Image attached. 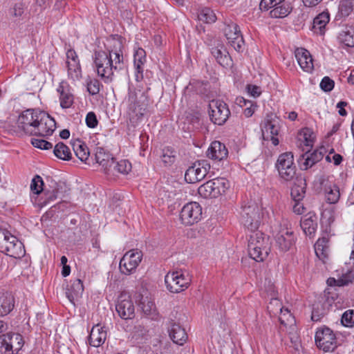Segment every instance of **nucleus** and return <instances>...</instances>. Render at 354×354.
Returning <instances> with one entry per match:
<instances>
[{
    "label": "nucleus",
    "mask_w": 354,
    "mask_h": 354,
    "mask_svg": "<svg viewBox=\"0 0 354 354\" xmlns=\"http://www.w3.org/2000/svg\"><path fill=\"white\" fill-rule=\"evenodd\" d=\"M106 50H95L93 59L97 75L106 84L112 82L115 73L124 67L123 56V39L111 36L107 39Z\"/></svg>",
    "instance_id": "1"
},
{
    "label": "nucleus",
    "mask_w": 354,
    "mask_h": 354,
    "mask_svg": "<svg viewBox=\"0 0 354 354\" xmlns=\"http://www.w3.org/2000/svg\"><path fill=\"white\" fill-rule=\"evenodd\" d=\"M148 88L140 85L129 88L128 97L127 117L130 122L135 125L142 119L149 104Z\"/></svg>",
    "instance_id": "2"
},
{
    "label": "nucleus",
    "mask_w": 354,
    "mask_h": 354,
    "mask_svg": "<svg viewBox=\"0 0 354 354\" xmlns=\"http://www.w3.org/2000/svg\"><path fill=\"white\" fill-rule=\"evenodd\" d=\"M270 251L269 237L261 232H253L248 241V252L257 262L263 261Z\"/></svg>",
    "instance_id": "3"
},
{
    "label": "nucleus",
    "mask_w": 354,
    "mask_h": 354,
    "mask_svg": "<svg viewBox=\"0 0 354 354\" xmlns=\"http://www.w3.org/2000/svg\"><path fill=\"white\" fill-rule=\"evenodd\" d=\"M0 252L15 259L25 254L23 243L6 230L0 234Z\"/></svg>",
    "instance_id": "4"
},
{
    "label": "nucleus",
    "mask_w": 354,
    "mask_h": 354,
    "mask_svg": "<svg viewBox=\"0 0 354 354\" xmlns=\"http://www.w3.org/2000/svg\"><path fill=\"white\" fill-rule=\"evenodd\" d=\"M229 181L224 178H216L208 180L198 189V194L204 198H217L229 188Z\"/></svg>",
    "instance_id": "5"
},
{
    "label": "nucleus",
    "mask_w": 354,
    "mask_h": 354,
    "mask_svg": "<svg viewBox=\"0 0 354 354\" xmlns=\"http://www.w3.org/2000/svg\"><path fill=\"white\" fill-rule=\"evenodd\" d=\"M315 339L317 346L324 352L333 351L337 346V339L335 333L325 326L317 328Z\"/></svg>",
    "instance_id": "6"
},
{
    "label": "nucleus",
    "mask_w": 354,
    "mask_h": 354,
    "mask_svg": "<svg viewBox=\"0 0 354 354\" xmlns=\"http://www.w3.org/2000/svg\"><path fill=\"white\" fill-rule=\"evenodd\" d=\"M165 282L169 291L178 293L189 286L191 279L187 274H185L182 271H174L166 274Z\"/></svg>",
    "instance_id": "7"
},
{
    "label": "nucleus",
    "mask_w": 354,
    "mask_h": 354,
    "mask_svg": "<svg viewBox=\"0 0 354 354\" xmlns=\"http://www.w3.org/2000/svg\"><path fill=\"white\" fill-rule=\"evenodd\" d=\"M276 168L281 178L286 181L292 180L296 175V166L291 152L283 153L278 157Z\"/></svg>",
    "instance_id": "8"
},
{
    "label": "nucleus",
    "mask_w": 354,
    "mask_h": 354,
    "mask_svg": "<svg viewBox=\"0 0 354 354\" xmlns=\"http://www.w3.org/2000/svg\"><path fill=\"white\" fill-rule=\"evenodd\" d=\"M289 225V223L284 221L274 236L276 246L281 252L289 250L295 243L296 239L293 230Z\"/></svg>",
    "instance_id": "9"
},
{
    "label": "nucleus",
    "mask_w": 354,
    "mask_h": 354,
    "mask_svg": "<svg viewBox=\"0 0 354 354\" xmlns=\"http://www.w3.org/2000/svg\"><path fill=\"white\" fill-rule=\"evenodd\" d=\"M41 111L35 109H27L23 111L18 118L17 125L19 131L29 136H32L35 127L38 123Z\"/></svg>",
    "instance_id": "10"
},
{
    "label": "nucleus",
    "mask_w": 354,
    "mask_h": 354,
    "mask_svg": "<svg viewBox=\"0 0 354 354\" xmlns=\"http://www.w3.org/2000/svg\"><path fill=\"white\" fill-rule=\"evenodd\" d=\"M23 346V337L19 333H8L0 335V352L4 354H17Z\"/></svg>",
    "instance_id": "11"
},
{
    "label": "nucleus",
    "mask_w": 354,
    "mask_h": 354,
    "mask_svg": "<svg viewBox=\"0 0 354 354\" xmlns=\"http://www.w3.org/2000/svg\"><path fill=\"white\" fill-rule=\"evenodd\" d=\"M241 221L250 231L256 230L260 224L259 207L254 203L243 206L241 212Z\"/></svg>",
    "instance_id": "12"
},
{
    "label": "nucleus",
    "mask_w": 354,
    "mask_h": 354,
    "mask_svg": "<svg viewBox=\"0 0 354 354\" xmlns=\"http://www.w3.org/2000/svg\"><path fill=\"white\" fill-rule=\"evenodd\" d=\"M142 259V252L138 249L127 252L120 261V272L126 275L131 274L139 266Z\"/></svg>",
    "instance_id": "13"
},
{
    "label": "nucleus",
    "mask_w": 354,
    "mask_h": 354,
    "mask_svg": "<svg viewBox=\"0 0 354 354\" xmlns=\"http://www.w3.org/2000/svg\"><path fill=\"white\" fill-rule=\"evenodd\" d=\"M210 120L215 124H223L229 118L230 111L227 105L219 100H213L209 104Z\"/></svg>",
    "instance_id": "14"
},
{
    "label": "nucleus",
    "mask_w": 354,
    "mask_h": 354,
    "mask_svg": "<svg viewBox=\"0 0 354 354\" xmlns=\"http://www.w3.org/2000/svg\"><path fill=\"white\" fill-rule=\"evenodd\" d=\"M210 169V165L205 160L194 162L186 170L185 180L188 183H195L203 180Z\"/></svg>",
    "instance_id": "15"
},
{
    "label": "nucleus",
    "mask_w": 354,
    "mask_h": 354,
    "mask_svg": "<svg viewBox=\"0 0 354 354\" xmlns=\"http://www.w3.org/2000/svg\"><path fill=\"white\" fill-rule=\"evenodd\" d=\"M56 129L55 120L48 113L41 111L32 136L45 137L53 134Z\"/></svg>",
    "instance_id": "16"
},
{
    "label": "nucleus",
    "mask_w": 354,
    "mask_h": 354,
    "mask_svg": "<svg viewBox=\"0 0 354 354\" xmlns=\"http://www.w3.org/2000/svg\"><path fill=\"white\" fill-rule=\"evenodd\" d=\"M202 208L199 203L191 202L183 207L180 212V219L185 225H191L197 223L201 217Z\"/></svg>",
    "instance_id": "17"
},
{
    "label": "nucleus",
    "mask_w": 354,
    "mask_h": 354,
    "mask_svg": "<svg viewBox=\"0 0 354 354\" xmlns=\"http://www.w3.org/2000/svg\"><path fill=\"white\" fill-rule=\"evenodd\" d=\"M225 36L226 37L230 45L237 51H241L244 44L241 31L236 24L230 22L227 24L223 29Z\"/></svg>",
    "instance_id": "18"
},
{
    "label": "nucleus",
    "mask_w": 354,
    "mask_h": 354,
    "mask_svg": "<svg viewBox=\"0 0 354 354\" xmlns=\"http://www.w3.org/2000/svg\"><path fill=\"white\" fill-rule=\"evenodd\" d=\"M279 130L278 119L272 115H268L264 120L262 127L264 139H270L272 144L277 146L279 144V140L276 136L279 133Z\"/></svg>",
    "instance_id": "19"
},
{
    "label": "nucleus",
    "mask_w": 354,
    "mask_h": 354,
    "mask_svg": "<svg viewBox=\"0 0 354 354\" xmlns=\"http://www.w3.org/2000/svg\"><path fill=\"white\" fill-rule=\"evenodd\" d=\"M115 308L122 319H129L134 317V306L127 295H121L119 297Z\"/></svg>",
    "instance_id": "20"
},
{
    "label": "nucleus",
    "mask_w": 354,
    "mask_h": 354,
    "mask_svg": "<svg viewBox=\"0 0 354 354\" xmlns=\"http://www.w3.org/2000/svg\"><path fill=\"white\" fill-rule=\"evenodd\" d=\"M268 309L270 313H272L273 314H276L279 311L280 312L279 320L281 324L284 326L292 325L295 322L294 317L292 316L288 309H284L281 306V304L280 303L279 300L277 299H273L271 300L268 306Z\"/></svg>",
    "instance_id": "21"
},
{
    "label": "nucleus",
    "mask_w": 354,
    "mask_h": 354,
    "mask_svg": "<svg viewBox=\"0 0 354 354\" xmlns=\"http://www.w3.org/2000/svg\"><path fill=\"white\" fill-rule=\"evenodd\" d=\"M95 159L97 164L102 166L104 172L107 175L113 164L114 158L112 154L102 147H97L95 153Z\"/></svg>",
    "instance_id": "22"
},
{
    "label": "nucleus",
    "mask_w": 354,
    "mask_h": 354,
    "mask_svg": "<svg viewBox=\"0 0 354 354\" xmlns=\"http://www.w3.org/2000/svg\"><path fill=\"white\" fill-rule=\"evenodd\" d=\"M107 337V331L100 324L94 326L88 337L89 344L93 347H99L102 345Z\"/></svg>",
    "instance_id": "23"
},
{
    "label": "nucleus",
    "mask_w": 354,
    "mask_h": 354,
    "mask_svg": "<svg viewBox=\"0 0 354 354\" xmlns=\"http://www.w3.org/2000/svg\"><path fill=\"white\" fill-rule=\"evenodd\" d=\"M295 57L302 70L308 73L313 70V58L307 50L302 48H297L295 50Z\"/></svg>",
    "instance_id": "24"
},
{
    "label": "nucleus",
    "mask_w": 354,
    "mask_h": 354,
    "mask_svg": "<svg viewBox=\"0 0 354 354\" xmlns=\"http://www.w3.org/2000/svg\"><path fill=\"white\" fill-rule=\"evenodd\" d=\"M225 145L219 141H214L207 151V156L211 159L221 160L227 156Z\"/></svg>",
    "instance_id": "25"
},
{
    "label": "nucleus",
    "mask_w": 354,
    "mask_h": 354,
    "mask_svg": "<svg viewBox=\"0 0 354 354\" xmlns=\"http://www.w3.org/2000/svg\"><path fill=\"white\" fill-rule=\"evenodd\" d=\"M211 53L221 66L230 67L232 65V58L226 48L222 44L212 48Z\"/></svg>",
    "instance_id": "26"
},
{
    "label": "nucleus",
    "mask_w": 354,
    "mask_h": 354,
    "mask_svg": "<svg viewBox=\"0 0 354 354\" xmlns=\"http://www.w3.org/2000/svg\"><path fill=\"white\" fill-rule=\"evenodd\" d=\"M57 91L59 93L60 106L62 109L70 108L74 101V96L70 91V88L66 83L62 82L57 88Z\"/></svg>",
    "instance_id": "27"
},
{
    "label": "nucleus",
    "mask_w": 354,
    "mask_h": 354,
    "mask_svg": "<svg viewBox=\"0 0 354 354\" xmlns=\"http://www.w3.org/2000/svg\"><path fill=\"white\" fill-rule=\"evenodd\" d=\"M169 333L175 344L183 345L187 339L185 330L178 324L174 323L169 330Z\"/></svg>",
    "instance_id": "28"
},
{
    "label": "nucleus",
    "mask_w": 354,
    "mask_h": 354,
    "mask_svg": "<svg viewBox=\"0 0 354 354\" xmlns=\"http://www.w3.org/2000/svg\"><path fill=\"white\" fill-rule=\"evenodd\" d=\"M84 292V286L80 279H76L68 285L66 295L71 302L73 303L75 299H77L82 295Z\"/></svg>",
    "instance_id": "29"
},
{
    "label": "nucleus",
    "mask_w": 354,
    "mask_h": 354,
    "mask_svg": "<svg viewBox=\"0 0 354 354\" xmlns=\"http://www.w3.org/2000/svg\"><path fill=\"white\" fill-rule=\"evenodd\" d=\"M15 306L14 297L10 292L0 295V317L9 314Z\"/></svg>",
    "instance_id": "30"
},
{
    "label": "nucleus",
    "mask_w": 354,
    "mask_h": 354,
    "mask_svg": "<svg viewBox=\"0 0 354 354\" xmlns=\"http://www.w3.org/2000/svg\"><path fill=\"white\" fill-rule=\"evenodd\" d=\"M330 21L329 13L323 12L318 15L313 20V30L315 33L323 35L325 33L326 26Z\"/></svg>",
    "instance_id": "31"
},
{
    "label": "nucleus",
    "mask_w": 354,
    "mask_h": 354,
    "mask_svg": "<svg viewBox=\"0 0 354 354\" xmlns=\"http://www.w3.org/2000/svg\"><path fill=\"white\" fill-rule=\"evenodd\" d=\"M324 153L320 150H315L313 152L308 153H306L302 155L304 162L301 165V168L303 170H307L312 167L315 164L322 160Z\"/></svg>",
    "instance_id": "32"
},
{
    "label": "nucleus",
    "mask_w": 354,
    "mask_h": 354,
    "mask_svg": "<svg viewBox=\"0 0 354 354\" xmlns=\"http://www.w3.org/2000/svg\"><path fill=\"white\" fill-rule=\"evenodd\" d=\"M134 66L136 71V80H138L139 75L142 77L143 66L146 62V52L142 48H138L134 53Z\"/></svg>",
    "instance_id": "33"
},
{
    "label": "nucleus",
    "mask_w": 354,
    "mask_h": 354,
    "mask_svg": "<svg viewBox=\"0 0 354 354\" xmlns=\"http://www.w3.org/2000/svg\"><path fill=\"white\" fill-rule=\"evenodd\" d=\"M131 170V164L127 160H121L118 162L113 161L111 170L107 175L109 176H117L118 174H127Z\"/></svg>",
    "instance_id": "34"
},
{
    "label": "nucleus",
    "mask_w": 354,
    "mask_h": 354,
    "mask_svg": "<svg viewBox=\"0 0 354 354\" xmlns=\"http://www.w3.org/2000/svg\"><path fill=\"white\" fill-rule=\"evenodd\" d=\"M328 239L326 237L319 239L315 244V252L317 257L325 263L328 256Z\"/></svg>",
    "instance_id": "35"
},
{
    "label": "nucleus",
    "mask_w": 354,
    "mask_h": 354,
    "mask_svg": "<svg viewBox=\"0 0 354 354\" xmlns=\"http://www.w3.org/2000/svg\"><path fill=\"white\" fill-rule=\"evenodd\" d=\"M53 153L57 158L64 160H69L72 157L69 147L62 142L55 146Z\"/></svg>",
    "instance_id": "36"
},
{
    "label": "nucleus",
    "mask_w": 354,
    "mask_h": 354,
    "mask_svg": "<svg viewBox=\"0 0 354 354\" xmlns=\"http://www.w3.org/2000/svg\"><path fill=\"white\" fill-rule=\"evenodd\" d=\"M73 151L76 156L82 162L86 161L89 156V151L85 143L77 140L73 143Z\"/></svg>",
    "instance_id": "37"
},
{
    "label": "nucleus",
    "mask_w": 354,
    "mask_h": 354,
    "mask_svg": "<svg viewBox=\"0 0 354 354\" xmlns=\"http://www.w3.org/2000/svg\"><path fill=\"white\" fill-rule=\"evenodd\" d=\"M300 225L305 234L308 236L314 234L317 227L316 220L313 216L301 220Z\"/></svg>",
    "instance_id": "38"
},
{
    "label": "nucleus",
    "mask_w": 354,
    "mask_h": 354,
    "mask_svg": "<svg viewBox=\"0 0 354 354\" xmlns=\"http://www.w3.org/2000/svg\"><path fill=\"white\" fill-rule=\"evenodd\" d=\"M292 7L290 4L283 2L277 5L270 11V15L275 18H282L290 13Z\"/></svg>",
    "instance_id": "39"
},
{
    "label": "nucleus",
    "mask_w": 354,
    "mask_h": 354,
    "mask_svg": "<svg viewBox=\"0 0 354 354\" xmlns=\"http://www.w3.org/2000/svg\"><path fill=\"white\" fill-rule=\"evenodd\" d=\"M326 201L330 204L337 203L340 198V191L339 187L333 184L326 188Z\"/></svg>",
    "instance_id": "40"
},
{
    "label": "nucleus",
    "mask_w": 354,
    "mask_h": 354,
    "mask_svg": "<svg viewBox=\"0 0 354 354\" xmlns=\"http://www.w3.org/2000/svg\"><path fill=\"white\" fill-rule=\"evenodd\" d=\"M68 75L73 80H79L82 77L80 61L66 62Z\"/></svg>",
    "instance_id": "41"
},
{
    "label": "nucleus",
    "mask_w": 354,
    "mask_h": 354,
    "mask_svg": "<svg viewBox=\"0 0 354 354\" xmlns=\"http://www.w3.org/2000/svg\"><path fill=\"white\" fill-rule=\"evenodd\" d=\"M140 307L143 313L151 317V319H155L157 315L156 308L155 304L151 301L149 298H142L140 301Z\"/></svg>",
    "instance_id": "42"
},
{
    "label": "nucleus",
    "mask_w": 354,
    "mask_h": 354,
    "mask_svg": "<svg viewBox=\"0 0 354 354\" xmlns=\"http://www.w3.org/2000/svg\"><path fill=\"white\" fill-rule=\"evenodd\" d=\"M198 19L199 21L206 24H211L215 22L216 17L213 10L209 8H205L198 14Z\"/></svg>",
    "instance_id": "43"
},
{
    "label": "nucleus",
    "mask_w": 354,
    "mask_h": 354,
    "mask_svg": "<svg viewBox=\"0 0 354 354\" xmlns=\"http://www.w3.org/2000/svg\"><path fill=\"white\" fill-rule=\"evenodd\" d=\"M160 158L165 166H169L176 160V152L169 147L164 148L162 150Z\"/></svg>",
    "instance_id": "44"
},
{
    "label": "nucleus",
    "mask_w": 354,
    "mask_h": 354,
    "mask_svg": "<svg viewBox=\"0 0 354 354\" xmlns=\"http://www.w3.org/2000/svg\"><path fill=\"white\" fill-rule=\"evenodd\" d=\"M326 309L320 302L315 303L313 306L311 319L313 322L319 321L325 315Z\"/></svg>",
    "instance_id": "45"
},
{
    "label": "nucleus",
    "mask_w": 354,
    "mask_h": 354,
    "mask_svg": "<svg viewBox=\"0 0 354 354\" xmlns=\"http://www.w3.org/2000/svg\"><path fill=\"white\" fill-rule=\"evenodd\" d=\"M44 198L41 202L42 206L49 205L51 202L55 201L58 197V189L55 187L52 190H44Z\"/></svg>",
    "instance_id": "46"
},
{
    "label": "nucleus",
    "mask_w": 354,
    "mask_h": 354,
    "mask_svg": "<svg viewBox=\"0 0 354 354\" xmlns=\"http://www.w3.org/2000/svg\"><path fill=\"white\" fill-rule=\"evenodd\" d=\"M43 185L42 178L39 175H36L31 181L30 190L35 194H39L44 190Z\"/></svg>",
    "instance_id": "47"
},
{
    "label": "nucleus",
    "mask_w": 354,
    "mask_h": 354,
    "mask_svg": "<svg viewBox=\"0 0 354 354\" xmlns=\"http://www.w3.org/2000/svg\"><path fill=\"white\" fill-rule=\"evenodd\" d=\"M25 5L22 2L15 3L10 9L9 15L15 18L20 17L24 12Z\"/></svg>",
    "instance_id": "48"
},
{
    "label": "nucleus",
    "mask_w": 354,
    "mask_h": 354,
    "mask_svg": "<svg viewBox=\"0 0 354 354\" xmlns=\"http://www.w3.org/2000/svg\"><path fill=\"white\" fill-rule=\"evenodd\" d=\"M353 11L352 3L350 0H342L339 5V12L342 17L348 16Z\"/></svg>",
    "instance_id": "49"
},
{
    "label": "nucleus",
    "mask_w": 354,
    "mask_h": 354,
    "mask_svg": "<svg viewBox=\"0 0 354 354\" xmlns=\"http://www.w3.org/2000/svg\"><path fill=\"white\" fill-rule=\"evenodd\" d=\"M87 91L92 95H96L99 93L100 91V86H102L100 81L97 79H89L86 82Z\"/></svg>",
    "instance_id": "50"
},
{
    "label": "nucleus",
    "mask_w": 354,
    "mask_h": 354,
    "mask_svg": "<svg viewBox=\"0 0 354 354\" xmlns=\"http://www.w3.org/2000/svg\"><path fill=\"white\" fill-rule=\"evenodd\" d=\"M342 324L346 327L354 326V310H348L342 316Z\"/></svg>",
    "instance_id": "51"
},
{
    "label": "nucleus",
    "mask_w": 354,
    "mask_h": 354,
    "mask_svg": "<svg viewBox=\"0 0 354 354\" xmlns=\"http://www.w3.org/2000/svg\"><path fill=\"white\" fill-rule=\"evenodd\" d=\"M354 281V270H349L338 279L339 286L348 285Z\"/></svg>",
    "instance_id": "52"
},
{
    "label": "nucleus",
    "mask_w": 354,
    "mask_h": 354,
    "mask_svg": "<svg viewBox=\"0 0 354 354\" xmlns=\"http://www.w3.org/2000/svg\"><path fill=\"white\" fill-rule=\"evenodd\" d=\"M305 188L299 186H294L291 189V196L295 201H299L305 195Z\"/></svg>",
    "instance_id": "53"
},
{
    "label": "nucleus",
    "mask_w": 354,
    "mask_h": 354,
    "mask_svg": "<svg viewBox=\"0 0 354 354\" xmlns=\"http://www.w3.org/2000/svg\"><path fill=\"white\" fill-rule=\"evenodd\" d=\"M31 143L35 147L41 149H50L53 148L52 143L42 139L33 138L31 140Z\"/></svg>",
    "instance_id": "54"
},
{
    "label": "nucleus",
    "mask_w": 354,
    "mask_h": 354,
    "mask_svg": "<svg viewBox=\"0 0 354 354\" xmlns=\"http://www.w3.org/2000/svg\"><path fill=\"white\" fill-rule=\"evenodd\" d=\"M340 39L344 45L348 47L354 46V35L349 32H344L340 35Z\"/></svg>",
    "instance_id": "55"
},
{
    "label": "nucleus",
    "mask_w": 354,
    "mask_h": 354,
    "mask_svg": "<svg viewBox=\"0 0 354 354\" xmlns=\"http://www.w3.org/2000/svg\"><path fill=\"white\" fill-rule=\"evenodd\" d=\"M334 81L327 76L324 77L320 82L321 88L326 92L332 91L334 88Z\"/></svg>",
    "instance_id": "56"
},
{
    "label": "nucleus",
    "mask_w": 354,
    "mask_h": 354,
    "mask_svg": "<svg viewBox=\"0 0 354 354\" xmlns=\"http://www.w3.org/2000/svg\"><path fill=\"white\" fill-rule=\"evenodd\" d=\"M86 125L90 128H95L97 125V120L93 112H89L86 117Z\"/></svg>",
    "instance_id": "57"
},
{
    "label": "nucleus",
    "mask_w": 354,
    "mask_h": 354,
    "mask_svg": "<svg viewBox=\"0 0 354 354\" xmlns=\"http://www.w3.org/2000/svg\"><path fill=\"white\" fill-rule=\"evenodd\" d=\"M277 5L279 4L277 2V0H261L260 3V8L261 9L267 10L270 8H275Z\"/></svg>",
    "instance_id": "58"
},
{
    "label": "nucleus",
    "mask_w": 354,
    "mask_h": 354,
    "mask_svg": "<svg viewBox=\"0 0 354 354\" xmlns=\"http://www.w3.org/2000/svg\"><path fill=\"white\" fill-rule=\"evenodd\" d=\"M249 94L254 97H259L261 93V89L259 86L250 84L247 86Z\"/></svg>",
    "instance_id": "59"
},
{
    "label": "nucleus",
    "mask_w": 354,
    "mask_h": 354,
    "mask_svg": "<svg viewBox=\"0 0 354 354\" xmlns=\"http://www.w3.org/2000/svg\"><path fill=\"white\" fill-rule=\"evenodd\" d=\"M80 61L76 52L73 49H69L66 52V62Z\"/></svg>",
    "instance_id": "60"
},
{
    "label": "nucleus",
    "mask_w": 354,
    "mask_h": 354,
    "mask_svg": "<svg viewBox=\"0 0 354 354\" xmlns=\"http://www.w3.org/2000/svg\"><path fill=\"white\" fill-rule=\"evenodd\" d=\"M348 103L346 102L340 101L337 104V108L339 109V114L342 116H345L347 115L346 111L344 109V107L346 106Z\"/></svg>",
    "instance_id": "61"
},
{
    "label": "nucleus",
    "mask_w": 354,
    "mask_h": 354,
    "mask_svg": "<svg viewBox=\"0 0 354 354\" xmlns=\"http://www.w3.org/2000/svg\"><path fill=\"white\" fill-rule=\"evenodd\" d=\"M293 212L297 214H302L304 212V207L299 201H295V203L292 207Z\"/></svg>",
    "instance_id": "62"
},
{
    "label": "nucleus",
    "mask_w": 354,
    "mask_h": 354,
    "mask_svg": "<svg viewBox=\"0 0 354 354\" xmlns=\"http://www.w3.org/2000/svg\"><path fill=\"white\" fill-rule=\"evenodd\" d=\"M248 102L250 104V106L245 109L243 113H244V115L247 118H249L253 115V113L254 112V107L253 106V105L251 104L250 102Z\"/></svg>",
    "instance_id": "63"
},
{
    "label": "nucleus",
    "mask_w": 354,
    "mask_h": 354,
    "mask_svg": "<svg viewBox=\"0 0 354 354\" xmlns=\"http://www.w3.org/2000/svg\"><path fill=\"white\" fill-rule=\"evenodd\" d=\"M322 0H303L306 6L313 7L318 5Z\"/></svg>",
    "instance_id": "64"
}]
</instances>
